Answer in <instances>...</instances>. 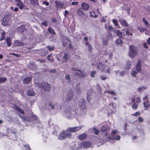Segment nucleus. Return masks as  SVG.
<instances>
[{
  "mask_svg": "<svg viewBox=\"0 0 150 150\" xmlns=\"http://www.w3.org/2000/svg\"><path fill=\"white\" fill-rule=\"evenodd\" d=\"M42 25H44L45 26H47V23L46 21H44L42 23Z\"/></svg>",
  "mask_w": 150,
  "mask_h": 150,
  "instance_id": "0e129e2a",
  "label": "nucleus"
},
{
  "mask_svg": "<svg viewBox=\"0 0 150 150\" xmlns=\"http://www.w3.org/2000/svg\"><path fill=\"white\" fill-rule=\"evenodd\" d=\"M92 13L93 14H95V12L94 11H92L90 12V16L91 17H94V18H96L98 17V16L97 15L95 14L94 15H93L92 14Z\"/></svg>",
  "mask_w": 150,
  "mask_h": 150,
  "instance_id": "7c9ffc66",
  "label": "nucleus"
},
{
  "mask_svg": "<svg viewBox=\"0 0 150 150\" xmlns=\"http://www.w3.org/2000/svg\"><path fill=\"white\" fill-rule=\"evenodd\" d=\"M136 71H133L131 74V75L134 77H135L136 75L140 72L141 70V61L140 60H138V63L136 66Z\"/></svg>",
  "mask_w": 150,
  "mask_h": 150,
  "instance_id": "0eeeda50",
  "label": "nucleus"
},
{
  "mask_svg": "<svg viewBox=\"0 0 150 150\" xmlns=\"http://www.w3.org/2000/svg\"><path fill=\"white\" fill-rule=\"evenodd\" d=\"M25 29V27L24 25H21L17 28V30L18 32L22 33L24 32Z\"/></svg>",
  "mask_w": 150,
  "mask_h": 150,
  "instance_id": "aec40b11",
  "label": "nucleus"
},
{
  "mask_svg": "<svg viewBox=\"0 0 150 150\" xmlns=\"http://www.w3.org/2000/svg\"><path fill=\"white\" fill-rule=\"evenodd\" d=\"M7 80L6 78L0 77V83L6 81Z\"/></svg>",
  "mask_w": 150,
  "mask_h": 150,
  "instance_id": "49530a36",
  "label": "nucleus"
},
{
  "mask_svg": "<svg viewBox=\"0 0 150 150\" xmlns=\"http://www.w3.org/2000/svg\"><path fill=\"white\" fill-rule=\"evenodd\" d=\"M143 22H144V23H145L146 26L147 27H148L149 24L148 23V22L146 20L145 18H144L143 19Z\"/></svg>",
  "mask_w": 150,
  "mask_h": 150,
  "instance_id": "c03bdc74",
  "label": "nucleus"
},
{
  "mask_svg": "<svg viewBox=\"0 0 150 150\" xmlns=\"http://www.w3.org/2000/svg\"><path fill=\"white\" fill-rule=\"evenodd\" d=\"M118 131L117 130H112L111 133V138L114 137L115 134L118 133Z\"/></svg>",
  "mask_w": 150,
  "mask_h": 150,
  "instance_id": "2f4dec72",
  "label": "nucleus"
},
{
  "mask_svg": "<svg viewBox=\"0 0 150 150\" xmlns=\"http://www.w3.org/2000/svg\"><path fill=\"white\" fill-rule=\"evenodd\" d=\"M23 45V43L21 42L16 40L13 43V45L14 47L20 46Z\"/></svg>",
  "mask_w": 150,
  "mask_h": 150,
  "instance_id": "6ab92c4d",
  "label": "nucleus"
},
{
  "mask_svg": "<svg viewBox=\"0 0 150 150\" xmlns=\"http://www.w3.org/2000/svg\"><path fill=\"white\" fill-rule=\"evenodd\" d=\"M79 3L78 2H72L71 3V4L72 5H77Z\"/></svg>",
  "mask_w": 150,
  "mask_h": 150,
  "instance_id": "052dcab7",
  "label": "nucleus"
},
{
  "mask_svg": "<svg viewBox=\"0 0 150 150\" xmlns=\"http://www.w3.org/2000/svg\"><path fill=\"white\" fill-rule=\"evenodd\" d=\"M56 3V7L58 9H60L63 7V4L62 2L57 1Z\"/></svg>",
  "mask_w": 150,
  "mask_h": 150,
  "instance_id": "f3484780",
  "label": "nucleus"
},
{
  "mask_svg": "<svg viewBox=\"0 0 150 150\" xmlns=\"http://www.w3.org/2000/svg\"><path fill=\"white\" fill-rule=\"evenodd\" d=\"M49 107L50 109H51L54 110H57L59 109L57 106V104L56 103L52 104L51 103H50L49 104Z\"/></svg>",
  "mask_w": 150,
  "mask_h": 150,
  "instance_id": "4468645a",
  "label": "nucleus"
},
{
  "mask_svg": "<svg viewBox=\"0 0 150 150\" xmlns=\"http://www.w3.org/2000/svg\"><path fill=\"white\" fill-rule=\"evenodd\" d=\"M87 137V135L85 134H83L79 135V138L80 140H83Z\"/></svg>",
  "mask_w": 150,
  "mask_h": 150,
  "instance_id": "393cba45",
  "label": "nucleus"
},
{
  "mask_svg": "<svg viewBox=\"0 0 150 150\" xmlns=\"http://www.w3.org/2000/svg\"><path fill=\"white\" fill-rule=\"evenodd\" d=\"M65 138V132L64 131H62L58 136V139L60 140H63Z\"/></svg>",
  "mask_w": 150,
  "mask_h": 150,
  "instance_id": "f8f14e48",
  "label": "nucleus"
},
{
  "mask_svg": "<svg viewBox=\"0 0 150 150\" xmlns=\"http://www.w3.org/2000/svg\"><path fill=\"white\" fill-rule=\"evenodd\" d=\"M138 29L141 32H143L144 31H146L147 30L146 28H143L140 27Z\"/></svg>",
  "mask_w": 150,
  "mask_h": 150,
  "instance_id": "a18cd8bd",
  "label": "nucleus"
},
{
  "mask_svg": "<svg viewBox=\"0 0 150 150\" xmlns=\"http://www.w3.org/2000/svg\"><path fill=\"white\" fill-rule=\"evenodd\" d=\"M116 43L118 45H120L122 43V40L120 39H118L115 41Z\"/></svg>",
  "mask_w": 150,
  "mask_h": 150,
  "instance_id": "4c0bfd02",
  "label": "nucleus"
},
{
  "mask_svg": "<svg viewBox=\"0 0 150 150\" xmlns=\"http://www.w3.org/2000/svg\"><path fill=\"white\" fill-rule=\"evenodd\" d=\"M31 77H26L23 80V83L25 84L28 83L31 81Z\"/></svg>",
  "mask_w": 150,
  "mask_h": 150,
  "instance_id": "412c9836",
  "label": "nucleus"
},
{
  "mask_svg": "<svg viewBox=\"0 0 150 150\" xmlns=\"http://www.w3.org/2000/svg\"><path fill=\"white\" fill-rule=\"evenodd\" d=\"M67 131H69L70 132L73 133L74 132L73 127H69L67 129Z\"/></svg>",
  "mask_w": 150,
  "mask_h": 150,
  "instance_id": "79ce46f5",
  "label": "nucleus"
},
{
  "mask_svg": "<svg viewBox=\"0 0 150 150\" xmlns=\"http://www.w3.org/2000/svg\"><path fill=\"white\" fill-rule=\"evenodd\" d=\"M91 145V143L88 142H85L81 143L79 144L78 147L74 146L76 148L75 149L78 150L79 149L82 148H88L90 147Z\"/></svg>",
  "mask_w": 150,
  "mask_h": 150,
  "instance_id": "f03ea898",
  "label": "nucleus"
},
{
  "mask_svg": "<svg viewBox=\"0 0 150 150\" xmlns=\"http://www.w3.org/2000/svg\"><path fill=\"white\" fill-rule=\"evenodd\" d=\"M108 30H110L111 31H113V28L111 26H108Z\"/></svg>",
  "mask_w": 150,
  "mask_h": 150,
  "instance_id": "6e6d98bb",
  "label": "nucleus"
},
{
  "mask_svg": "<svg viewBox=\"0 0 150 150\" xmlns=\"http://www.w3.org/2000/svg\"><path fill=\"white\" fill-rule=\"evenodd\" d=\"M140 115V113L139 112H137L135 113H134L133 115L134 116H137L138 115Z\"/></svg>",
  "mask_w": 150,
  "mask_h": 150,
  "instance_id": "5fc2aeb1",
  "label": "nucleus"
},
{
  "mask_svg": "<svg viewBox=\"0 0 150 150\" xmlns=\"http://www.w3.org/2000/svg\"><path fill=\"white\" fill-rule=\"evenodd\" d=\"M16 5L21 10H22L25 6L21 0H20L16 3Z\"/></svg>",
  "mask_w": 150,
  "mask_h": 150,
  "instance_id": "ddd939ff",
  "label": "nucleus"
},
{
  "mask_svg": "<svg viewBox=\"0 0 150 150\" xmlns=\"http://www.w3.org/2000/svg\"><path fill=\"white\" fill-rule=\"evenodd\" d=\"M93 131L94 132L95 134L96 135L98 134L99 132V131L97 130L95 127L93 128Z\"/></svg>",
  "mask_w": 150,
  "mask_h": 150,
  "instance_id": "ea45409f",
  "label": "nucleus"
},
{
  "mask_svg": "<svg viewBox=\"0 0 150 150\" xmlns=\"http://www.w3.org/2000/svg\"><path fill=\"white\" fill-rule=\"evenodd\" d=\"M101 79L103 80H105L106 79V77H105V76H104L103 75L101 76Z\"/></svg>",
  "mask_w": 150,
  "mask_h": 150,
  "instance_id": "69168bd1",
  "label": "nucleus"
},
{
  "mask_svg": "<svg viewBox=\"0 0 150 150\" xmlns=\"http://www.w3.org/2000/svg\"><path fill=\"white\" fill-rule=\"evenodd\" d=\"M77 13L79 16H82L84 15V13L82 10L80 9H79L77 11Z\"/></svg>",
  "mask_w": 150,
  "mask_h": 150,
  "instance_id": "cd10ccee",
  "label": "nucleus"
},
{
  "mask_svg": "<svg viewBox=\"0 0 150 150\" xmlns=\"http://www.w3.org/2000/svg\"><path fill=\"white\" fill-rule=\"evenodd\" d=\"M65 79L68 80V82H70L71 81V78L69 75H66L65 76Z\"/></svg>",
  "mask_w": 150,
  "mask_h": 150,
  "instance_id": "a19ab883",
  "label": "nucleus"
},
{
  "mask_svg": "<svg viewBox=\"0 0 150 150\" xmlns=\"http://www.w3.org/2000/svg\"><path fill=\"white\" fill-rule=\"evenodd\" d=\"M43 4H45L46 6H48L49 4V3L47 1H44L43 2Z\"/></svg>",
  "mask_w": 150,
  "mask_h": 150,
  "instance_id": "774afa93",
  "label": "nucleus"
},
{
  "mask_svg": "<svg viewBox=\"0 0 150 150\" xmlns=\"http://www.w3.org/2000/svg\"><path fill=\"white\" fill-rule=\"evenodd\" d=\"M81 6L82 9L84 10H88L89 8V6L88 4L84 2H83Z\"/></svg>",
  "mask_w": 150,
  "mask_h": 150,
  "instance_id": "dca6fc26",
  "label": "nucleus"
},
{
  "mask_svg": "<svg viewBox=\"0 0 150 150\" xmlns=\"http://www.w3.org/2000/svg\"><path fill=\"white\" fill-rule=\"evenodd\" d=\"M79 109L82 111V114H85L86 113V110L85 107V101L83 99H81L78 103Z\"/></svg>",
  "mask_w": 150,
  "mask_h": 150,
  "instance_id": "7ed1b4c3",
  "label": "nucleus"
},
{
  "mask_svg": "<svg viewBox=\"0 0 150 150\" xmlns=\"http://www.w3.org/2000/svg\"><path fill=\"white\" fill-rule=\"evenodd\" d=\"M30 115H29V116L30 117L31 120H28V118H24V117H22L21 119L23 120H24V121H28V122H30L31 121V120H36L37 121L38 120V117L34 114L31 112H30L29 113Z\"/></svg>",
  "mask_w": 150,
  "mask_h": 150,
  "instance_id": "1a4fd4ad",
  "label": "nucleus"
},
{
  "mask_svg": "<svg viewBox=\"0 0 150 150\" xmlns=\"http://www.w3.org/2000/svg\"><path fill=\"white\" fill-rule=\"evenodd\" d=\"M105 93L110 94L112 95L115 96L116 95L115 93L113 91H105Z\"/></svg>",
  "mask_w": 150,
  "mask_h": 150,
  "instance_id": "72a5a7b5",
  "label": "nucleus"
},
{
  "mask_svg": "<svg viewBox=\"0 0 150 150\" xmlns=\"http://www.w3.org/2000/svg\"><path fill=\"white\" fill-rule=\"evenodd\" d=\"M10 16L9 15H7L3 18L2 23L3 25L6 26L10 25L11 23L10 20Z\"/></svg>",
  "mask_w": 150,
  "mask_h": 150,
  "instance_id": "423d86ee",
  "label": "nucleus"
},
{
  "mask_svg": "<svg viewBox=\"0 0 150 150\" xmlns=\"http://www.w3.org/2000/svg\"><path fill=\"white\" fill-rule=\"evenodd\" d=\"M125 74V72L122 71L120 72V75L121 76H123Z\"/></svg>",
  "mask_w": 150,
  "mask_h": 150,
  "instance_id": "bf43d9fd",
  "label": "nucleus"
},
{
  "mask_svg": "<svg viewBox=\"0 0 150 150\" xmlns=\"http://www.w3.org/2000/svg\"><path fill=\"white\" fill-rule=\"evenodd\" d=\"M119 22L120 24L123 26L127 27L128 25L126 21L124 19H120L119 20Z\"/></svg>",
  "mask_w": 150,
  "mask_h": 150,
  "instance_id": "a211bd4d",
  "label": "nucleus"
},
{
  "mask_svg": "<svg viewBox=\"0 0 150 150\" xmlns=\"http://www.w3.org/2000/svg\"><path fill=\"white\" fill-rule=\"evenodd\" d=\"M27 94L28 96H33L35 95V93L32 90H29L27 91Z\"/></svg>",
  "mask_w": 150,
  "mask_h": 150,
  "instance_id": "4be33fe9",
  "label": "nucleus"
},
{
  "mask_svg": "<svg viewBox=\"0 0 150 150\" xmlns=\"http://www.w3.org/2000/svg\"><path fill=\"white\" fill-rule=\"evenodd\" d=\"M97 67L100 70L102 71L105 72L107 73H109L110 70L111 69V68H108L107 67H104L102 63H99Z\"/></svg>",
  "mask_w": 150,
  "mask_h": 150,
  "instance_id": "6e6552de",
  "label": "nucleus"
},
{
  "mask_svg": "<svg viewBox=\"0 0 150 150\" xmlns=\"http://www.w3.org/2000/svg\"><path fill=\"white\" fill-rule=\"evenodd\" d=\"M131 64V62L130 61H129L127 62L125 68V70H128L130 68Z\"/></svg>",
  "mask_w": 150,
  "mask_h": 150,
  "instance_id": "bb28decb",
  "label": "nucleus"
},
{
  "mask_svg": "<svg viewBox=\"0 0 150 150\" xmlns=\"http://www.w3.org/2000/svg\"><path fill=\"white\" fill-rule=\"evenodd\" d=\"M47 48L49 49V50L50 51H52L53 50H54V47H50V46H47Z\"/></svg>",
  "mask_w": 150,
  "mask_h": 150,
  "instance_id": "8fccbe9b",
  "label": "nucleus"
},
{
  "mask_svg": "<svg viewBox=\"0 0 150 150\" xmlns=\"http://www.w3.org/2000/svg\"><path fill=\"white\" fill-rule=\"evenodd\" d=\"M96 73V71H93L91 72V77H93L95 76V74Z\"/></svg>",
  "mask_w": 150,
  "mask_h": 150,
  "instance_id": "09e8293b",
  "label": "nucleus"
},
{
  "mask_svg": "<svg viewBox=\"0 0 150 150\" xmlns=\"http://www.w3.org/2000/svg\"><path fill=\"white\" fill-rule=\"evenodd\" d=\"M136 100V102L138 103H140L141 101V98L139 97H137Z\"/></svg>",
  "mask_w": 150,
  "mask_h": 150,
  "instance_id": "13d9d810",
  "label": "nucleus"
},
{
  "mask_svg": "<svg viewBox=\"0 0 150 150\" xmlns=\"http://www.w3.org/2000/svg\"><path fill=\"white\" fill-rule=\"evenodd\" d=\"M82 127V126H80L78 127H73L74 132H75L79 131L81 129Z\"/></svg>",
  "mask_w": 150,
  "mask_h": 150,
  "instance_id": "c756f323",
  "label": "nucleus"
},
{
  "mask_svg": "<svg viewBox=\"0 0 150 150\" xmlns=\"http://www.w3.org/2000/svg\"><path fill=\"white\" fill-rule=\"evenodd\" d=\"M109 129V128L107 125H104L102 126L101 129L100 131L102 132H107Z\"/></svg>",
  "mask_w": 150,
  "mask_h": 150,
  "instance_id": "2eb2a0df",
  "label": "nucleus"
},
{
  "mask_svg": "<svg viewBox=\"0 0 150 150\" xmlns=\"http://www.w3.org/2000/svg\"><path fill=\"white\" fill-rule=\"evenodd\" d=\"M36 86L39 87H42L43 90L45 91H49L50 89V86L47 82H42L41 83L35 82Z\"/></svg>",
  "mask_w": 150,
  "mask_h": 150,
  "instance_id": "f257e3e1",
  "label": "nucleus"
},
{
  "mask_svg": "<svg viewBox=\"0 0 150 150\" xmlns=\"http://www.w3.org/2000/svg\"><path fill=\"white\" fill-rule=\"evenodd\" d=\"M129 48L130 51L129 53V55L131 58H134L137 54L136 48L133 45L130 46Z\"/></svg>",
  "mask_w": 150,
  "mask_h": 150,
  "instance_id": "39448f33",
  "label": "nucleus"
},
{
  "mask_svg": "<svg viewBox=\"0 0 150 150\" xmlns=\"http://www.w3.org/2000/svg\"><path fill=\"white\" fill-rule=\"evenodd\" d=\"M69 13V12L67 10H65L64 12V16L65 17L67 16V14Z\"/></svg>",
  "mask_w": 150,
  "mask_h": 150,
  "instance_id": "338daca9",
  "label": "nucleus"
},
{
  "mask_svg": "<svg viewBox=\"0 0 150 150\" xmlns=\"http://www.w3.org/2000/svg\"><path fill=\"white\" fill-rule=\"evenodd\" d=\"M132 107L133 109H136L137 108V105L136 103H134L132 106Z\"/></svg>",
  "mask_w": 150,
  "mask_h": 150,
  "instance_id": "de8ad7c7",
  "label": "nucleus"
},
{
  "mask_svg": "<svg viewBox=\"0 0 150 150\" xmlns=\"http://www.w3.org/2000/svg\"><path fill=\"white\" fill-rule=\"evenodd\" d=\"M65 132L66 137L67 138H71L72 137V134L69 131H67V129Z\"/></svg>",
  "mask_w": 150,
  "mask_h": 150,
  "instance_id": "b1692460",
  "label": "nucleus"
},
{
  "mask_svg": "<svg viewBox=\"0 0 150 150\" xmlns=\"http://www.w3.org/2000/svg\"><path fill=\"white\" fill-rule=\"evenodd\" d=\"M120 138L121 136L119 135H117L115 136V135L114 136V137H112V138L110 137H109L107 139V141L110 142L111 140L119 141L120 139Z\"/></svg>",
  "mask_w": 150,
  "mask_h": 150,
  "instance_id": "9b49d317",
  "label": "nucleus"
},
{
  "mask_svg": "<svg viewBox=\"0 0 150 150\" xmlns=\"http://www.w3.org/2000/svg\"><path fill=\"white\" fill-rule=\"evenodd\" d=\"M8 46L9 47L11 45V40L9 37H8L5 40Z\"/></svg>",
  "mask_w": 150,
  "mask_h": 150,
  "instance_id": "5701e85b",
  "label": "nucleus"
},
{
  "mask_svg": "<svg viewBox=\"0 0 150 150\" xmlns=\"http://www.w3.org/2000/svg\"><path fill=\"white\" fill-rule=\"evenodd\" d=\"M64 59H65V60H66L68 59V56L67 54L66 53H65L64 54V55L63 57Z\"/></svg>",
  "mask_w": 150,
  "mask_h": 150,
  "instance_id": "864d4df0",
  "label": "nucleus"
},
{
  "mask_svg": "<svg viewBox=\"0 0 150 150\" xmlns=\"http://www.w3.org/2000/svg\"><path fill=\"white\" fill-rule=\"evenodd\" d=\"M126 34L127 35H130L131 36H132L133 35L132 33H129V31H126Z\"/></svg>",
  "mask_w": 150,
  "mask_h": 150,
  "instance_id": "680f3d73",
  "label": "nucleus"
},
{
  "mask_svg": "<svg viewBox=\"0 0 150 150\" xmlns=\"http://www.w3.org/2000/svg\"><path fill=\"white\" fill-rule=\"evenodd\" d=\"M73 97V93L71 91H69L65 96L64 99H65V100L66 101H69L72 99Z\"/></svg>",
  "mask_w": 150,
  "mask_h": 150,
  "instance_id": "9d476101",
  "label": "nucleus"
},
{
  "mask_svg": "<svg viewBox=\"0 0 150 150\" xmlns=\"http://www.w3.org/2000/svg\"><path fill=\"white\" fill-rule=\"evenodd\" d=\"M138 121L141 122H142L143 121V119L141 117H139L138 118Z\"/></svg>",
  "mask_w": 150,
  "mask_h": 150,
  "instance_id": "4d7b16f0",
  "label": "nucleus"
},
{
  "mask_svg": "<svg viewBox=\"0 0 150 150\" xmlns=\"http://www.w3.org/2000/svg\"><path fill=\"white\" fill-rule=\"evenodd\" d=\"M108 42V38L106 36L105 37L103 38L102 40V42L104 45H106L107 44Z\"/></svg>",
  "mask_w": 150,
  "mask_h": 150,
  "instance_id": "a878e982",
  "label": "nucleus"
},
{
  "mask_svg": "<svg viewBox=\"0 0 150 150\" xmlns=\"http://www.w3.org/2000/svg\"><path fill=\"white\" fill-rule=\"evenodd\" d=\"M71 70L74 71H78L79 72H75V74L77 75L80 77H84L87 76V74L84 71H81L80 69H76L75 68H72Z\"/></svg>",
  "mask_w": 150,
  "mask_h": 150,
  "instance_id": "20e7f679",
  "label": "nucleus"
},
{
  "mask_svg": "<svg viewBox=\"0 0 150 150\" xmlns=\"http://www.w3.org/2000/svg\"><path fill=\"white\" fill-rule=\"evenodd\" d=\"M144 106L146 108H148L150 107V104H149V101L146 100V102H144L143 103Z\"/></svg>",
  "mask_w": 150,
  "mask_h": 150,
  "instance_id": "c85d7f7f",
  "label": "nucleus"
},
{
  "mask_svg": "<svg viewBox=\"0 0 150 150\" xmlns=\"http://www.w3.org/2000/svg\"><path fill=\"white\" fill-rule=\"evenodd\" d=\"M116 34L119 37H120L122 35V33L119 31V30H118L116 32Z\"/></svg>",
  "mask_w": 150,
  "mask_h": 150,
  "instance_id": "37998d69",
  "label": "nucleus"
},
{
  "mask_svg": "<svg viewBox=\"0 0 150 150\" xmlns=\"http://www.w3.org/2000/svg\"><path fill=\"white\" fill-rule=\"evenodd\" d=\"M5 35V33L4 32H3L2 33H1V37L0 39V41H1L4 39Z\"/></svg>",
  "mask_w": 150,
  "mask_h": 150,
  "instance_id": "e433bc0d",
  "label": "nucleus"
},
{
  "mask_svg": "<svg viewBox=\"0 0 150 150\" xmlns=\"http://www.w3.org/2000/svg\"><path fill=\"white\" fill-rule=\"evenodd\" d=\"M112 22L118 28L119 26V25L118 24V23H117V21L116 20L113 19L112 20Z\"/></svg>",
  "mask_w": 150,
  "mask_h": 150,
  "instance_id": "c9c22d12",
  "label": "nucleus"
},
{
  "mask_svg": "<svg viewBox=\"0 0 150 150\" xmlns=\"http://www.w3.org/2000/svg\"><path fill=\"white\" fill-rule=\"evenodd\" d=\"M24 147L25 148V150H30V149L28 145L26 144L24 145Z\"/></svg>",
  "mask_w": 150,
  "mask_h": 150,
  "instance_id": "3c124183",
  "label": "nucleus"
},
{
  "mask_svg": "<svg viewBox=\"0 0 150 150\" xmlns=\"http://www.w3.org/2000/svg\"><path fill=\"white\" fill-rule=\"evenodd\" d=\"M48 31L49 33L54 35L55 34V32L54 31L53 29L51 28V27H49L48 29Z\"/></svg>",
  "mask_w": 150,
  "mask_h": 150,
  "instance_id": "f704fd0d",
  "label": "nucleus"
},
{
  "mask_svg": "<svg viewBox=\"0 0 150 150\" xmlns=\"http://www.w3.org/2000/svg\"><path fill=\"white\" fill-rule=\"evenodd\" d=\"M99 141L100 143L102 144H104L105 142L102 139H100Z\"/></svg>",
  "mask_w": 150,
  "mask_h": 150,
  "instance_id": "e2e57ef3",
  "label": "nucleus"
},
{
  "mask_svg": "<svg viewBox=\"0 0 150 150\" xmlns=\"http://www.w3.org/2000/svg\"><path fill=\"white\" fill-rule=\"evenodd\" d=\"M30 1L32 4H37L38 0H30Z\"/></svg>",
  "mask_w": 150,
  "mask_h": 150,
  "instance_id": "473e14b6",
  "label": "nucleus"
},
{
  "mask_svg": "<svg viewBox=\"0 0 150 150\" xmlns=\"http://www.w3.org/2000/svg\"><path fill=\"white\" fill-rule=\"evenodd\" d=\"M87 100L88 102L90 101V99L91 98V95L90 94L89 91H88V93L87 95Z\"/></svg>",
  "mask_w": 150,
  "mask_h": 150,
  "instance_id": "603ef678",
  "label": "nucleus"
},
{
  "mask_svg": "<svg viewBox=\"0 0 150 150\" xmlns=\"http://www.w3.org/2000/svg\"><path fill=\"white\" fill-rule=\"evenodd\" d=\"M15 108L17 111H19V112L21 114H24V112L23 110L21 109L19 107H16Z\"/></svg>",
  "mask_w": 150,
  "mask_h": 150,
  "instance_id": "58836bf2",
  "label": "nucleus"
}]
</instances>
